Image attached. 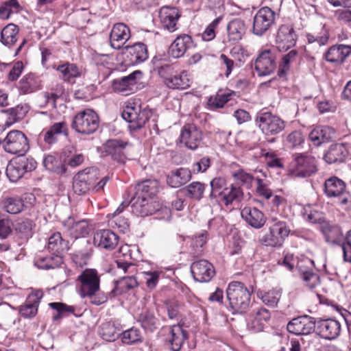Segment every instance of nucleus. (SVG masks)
I'll return each mask as SVG.
<instances>
[{"label":"nucleus","mask_w":351,"mask_h":351,"mask_svg":"<svg viewBox=\"0 0 351 351\" xmlns=\"http://www.w3.org/2000/svg\"><path fill=\"white\" fill-rule=\"evenodd\" d=\"M296 40L297 36L291 25H282L279 27L276 36V44L280 51H287L294 47Z\"/></svg>","instance_id":"6ab92c4d"},{"label":"nucleus","mask_w":351,"mask_h":351,"mask_svg":"<svg viewBox=\"0 0 351 351\" xmlns=\"http://www.w3.org/2000/svg\"><path fill=\"white\" fill-rule=\"evenodd\" d=\"M57 71L60 73V77L65 82H71L80 77L81 74L80 69L75 64L69 62L59 65Z\"/></svg>","instance_id":"37998d69"},{"label":"nucleus","mask_w":351,"mask_h":351,"mask_svg":"<svg viewBox=\"0 0 351 351\" xmlns=\"http://www.w3.org/2000/svg\"><path fill=\"white\" fill-rule=\"evenodd\" d=\"M120 330L116 327L114 323L105 322L100 326L99 335L108 341H115L119 336Z\"/></svg>","instance_id":"de8ad7c7"},{"label":"nucleus","mask_w":351,"mask_h":351,"mask_svg":"<svg viewBox=\"0 0 351 351\" xmlns=\"http://www.w3.org/2000/svg\"><path fill=\"white\" fill-rule=\"evenodd\" d=\"M220 198L226 206H228L233 202H240L243 198V192L240 186L230 184L226 188Z\"/></svg>","instance_id":"ea45409f"},{"label":"nucleus","mask_w":351,"mask_h":351,"mask_svg":"<svg viewBox=\"0 0 351 351\" xmlns=\"http://www.w3.org/2000/svg\"><path fill=\"white\" fill-rule=\"evenodd\" d=\"M276 13L269 7L261 8L253 19L252 33L261 36L274 24Z\"/></svg>","instance_id":"ddd939ff"},{"label":"nucleus","mask_w":351,"mask_h":351,"mask_svg":"<svg viewBox=\"0 0 351 351\" xmlns=\"http://www.w3.org/2000/svg\"><path fill=\"white\" fill-rule=\"evenodd\" d=\"M256 123L267 136H275L283 131L285 128V121L270 112L259 113L256 117Z\"/></svg>","instance_id":"6e6552de"},{"label":"nucleus","mask_w":351,"mask_h":351,"mask_svg":"<svg viewBox=\"0 0 351 351\" xmlns=\"http://www.w3.org/2000/svg\"><path fill=\"white\" fill-rule=\"evenodd\" d=\"M126 48L130 56V62L132 64H140L148 58L147 46L142 43H136Z\"/></svg>","instance_id":"e433bc0d"},{"label":"nucleus","mask_w":351,"mask_h":351,"mask_svg":"<svg viewBox=\"0 0 351 351\" xmlns=\"http://www.w3.org/2000/svg\"><path fill=\"white\" fill-rule=\"evenodd\" d=\"M44 167L49 171L63 174L66 172V167L60 160L52 155H48L43 160Z\"/></svg>","instance_id":"8fccbe9b"},{"label":"nucleus","mask_w":351,"mask_h":351,"mask_svg":"<svg viewBox=\"0 0 351 351\" xmlns=\"http://www.w3.org/2000/svg\"><path fill=\"white\" fill-rule=\"evenodd\" d=\"M304 136L300 130H294L287 136L286 142L288 146L295 147L304 143Z\"/></svg>","instance_id":"338daca9"},{"label":"nucleus","mask_w":351,"mask_h":351,"mask_svg":"<svg viewBox=\"0 0 351 351\" xmlns=\"http://www.w3.org/2000/svg\"><path fill=\"white\" fill-rule=\"evenodd\" d=\"M298 56V51L293 49L282 58L278 71V74L280 77L285 75L289 70L291 64L295 61Z\"/></svg>","instance_id":"5fc2aeb1"},{"label":"nucleus","mask_w":351,"mask_h":351,"mask_svg":"<svg viewBox=\"0 0 351 351\" xmlns=\"http://www.w3.org/2000/svg\"><path fill=\"white\" fill-rule=\"evenodd\" d=\"M335 136V130L329 126H318L309 134V138L313 143L319 146L322 143L328 142Z\"/></svg>","instance_id":"72a5a7b5"},{"label":"nucleus","mask_w":351,"mask_h":351,"mask_svg":"<svg viewBox=\"0 0 351 351\" xmlns=\"http://www.w3.org/2000/svg\"><path fill=\"white\" fill-rule=\"evenodd\" d=\"M44 293L41 290L33 291L28 295L25 302L19 307L20 315L24 318H32L38 313V306Z\"/></svg>","instance_id":"4be33fe9"},{"label":"nucleus","mask_w":351,"mask_h":351,"mask_svg":"<svg viewBox=\"0 0 351 351\" xmlns=\"http://www.w3.org/2000/svg\"><path fill=\"white\" fill-rule=\"evenodd\" d=\"M191 178V172L186 168H179L172 171L167 177V184L173 188L185 184Z\"/></svg>","instance_id":"2f4dec72"},{"label":"nucleus","mask_w":351,"mask_h":351,"mask_svg":"<svg viewBox=\"0 0 351 351\" xmlns=\"http://www.w3.org/2000/svg\"><path fill=\"white\" fill-rule=\"evenodd\" d=\"M348 152L343 144H335L330 147L324 155V159L328 163L342 162L345 160Z\"/></svg>","instance_id":"f704fd0d"},{"label":"nucleus","mask_w":351,"mask_h":351,"mask_svg":"<svg viewBox=\"0 0 351 351\" xmlns=\"http://www.w3.org/2000/svg\"><path fill=\"white\" fill-rule=\"evenodd\" d=\"M226 295L234 313H243L249 308L251 292L243 283L238 281L229 283L226 289Z\"/></svg>","instance_id":"f257e3e1"},{"label":"nucleus","mask_w":351,"mask_h":351,"mask_svg":"<svg viewBox=\"0 0 351 351\" xmlns=\"http://www.w3.org/2000/svg\"><path fill=\"white\" fill-rule=\"evenodd\" d=\"M36 167V162L33 158L24 156L16 158L7 166L6 175L11 182L18 181L23 176Z\"/></svg>","instance_id":"9b49d317"},{"label":"nucleus","mask_w":351,"mask_h":351,"mask_svg":"<svg viewBox=\"0 0 351 351\" xmlns=\"http://www.w3.org/2000/svg\"><path fill=\"white\" fill-rule=\"evenodd\" d=\"M228 39L232 43H237L242 39L245 32L244 21L240 19L232 20L228 25Z\"/></svg>","instance_id":"4c0bfd02"},{"label":"nucleus","mask_w":351,"mask_h":351,"mask_svg":"<svg viewBox=\"0 0 351 351\" xmlns=\"http://www.w3.org/2000/svg\"><path fill=\"white\" fill-rule=\"evenodd\" d=\"M187 338L188 333L181 326H173L171 329V335L169 338V342L170 343L171 350L179 351L184 341Z\"/></svg>","instance_id":"c9c22d12"},{"label":"nucleus","mask_w":351,"mask_h":351,"mask_svg":"<svg viewBox=\"0 0 351 351\" xmlns=\"http://www.w3.org/2000/svg\"><path fill=\"white\" fill-rule=\"evenodd\" d=\"M315 330L321 338L332 340L339 335L341 324L333 319H319L315 321Z\"/></svg>","instance_id":"a211bd4d"},{"label":"nucleus","mask_w":351,"mask_h":351,"mask_svg":"<svg viewBox=\"0 0 351 351\" xmlns=\"http://www.w3.org/2000/svg\"><path fill=\"white\" fill-rule=\"evenodd\" d=\"M132 207V213L141 217H147L160 211L167 215L169 213V210L165 206L163 207L154 197H146L143 195H138V193H136L134 198Z\"/></svg>","instance_id":"423d86ee"},{"label":"nucleus","mask_w":351,"mask_h":351,"mask_svg":"<svg viewBox=\"0 0 351 351\" xmlns=\"http://www.w3.org/2000/svg\"><path fill=\"white\" fill-rule=\"evenodd\" d=\"M315 319L308 315L292 319L287 325V330L296 335H307L315 330Z\"/></svg>","instance_id":"dca6fc26"},{"label":"nucleus","mask_w":351,"mask_h":351,"mask_svg":"<svg viewBox=\"0 0 351 351\" xmlns=\"http://www.w3.org/2000/svg\"><path fill=\"white\" fill-rule=\"evenodd\" d=\"M2 206L7 213L15 215L23 210L24 203L20 197H8L3 199Z\"/></svg>","instance_id":"c03bdc74"},{"label":"nucleus","mask_w":351,"mask_h":351,"mask_svg":"<svg viewBox=\"0 0 351 351\" xmlns=\"http://www.w3.org/2000/svg\"><path fill=\"white\" fill-rule=\"evenodd\" d=\"M47 247L53 254L61 256L63 252L69 250V244L68 241L62 239L60 233L56 232L49 238Z\"/></svg>","instance_id":"79ce46f5"},{"label":"nucleus","mask_w":351,"mask_h":351,"mask_svg":"<svg viewBox=\"0 0 351 351\" xmlns=\"http://www.w3.org/2000/svg\"><path fill=\"white\" fill-rule=\"evenodd\" d=\"M137 321L141 326L146 330L154 331L159 326V320L153 312L148 309H143L141 313L137 315Z\"/></svg>","instance_id":"a19ab883"},{"label":"nucleus","mask_w":351,"mask_h":351,"mask_svg":"<svg viewBox=\"0 0 351 351\" xmlns=\"http://www.w3.org/2000/svg\"><path fill=\"white\" fill-rule=\"evenodd\" d=\"M211 192L210 194V199L221 197L226 186V181L224 178L217 177L210 181Z\"/></svg>","instance_id":"bf43d9fd"},{"label":"nucleus","mask_w":351,"mask_h":351,"mask_svg":"<svg viewBox=\"0 0 351 351\" xmlns=\"http://www.w3.org/2000/svg\"><path fill=\"white\" fill-rule=\"evenodd\" d=\"M5 152L11 154H23L29 149V143L26 136L19 130H12L8 133L1 142Z\"/></svg>","instance_id":"1a4fd4ad"},{"label":"nucleus","mask_w":351,"mask_h":351,"mask_svg":"<svg viewBox=\"0 0 351 351\" xmlns=\"http://www.w3.org/2000/svg\"><path fill=\"white\" fill-rule=\"evenodd\" d=\"M99 119L97 114L90 108H86L77 113L73 119L71 127L75 132L90 135L97 131Z\"/></svg>","instance_id":"20e7f679"},{"label":"nucleus","mask_w":351,"mask_h":351,"mask_svg":"<svg viewBox=\"0 0 351 351\" xmlns=\"http://www.w3.org/2000/svg\"><path fill=\"white\" fill-rule=\"evenodd\" d=\"M142 336L141 332L134 328H132L122 333V341L126 344H132L141 341Z\"/></svg>","instance_id":"680f3d73"},{"label":"nucleus","mask_w":351,"mask_h":351,"mask_svg":"<svg viewBox=\"0 0 351 351\" xmlns=\"http://www.w3.org/2000/svg\"><path fill=\"white\" fill-rule=\"evenodd\" d=\"M306 38L308 47L313 49L317 46L322 47L326 45L328 41L329 35L327 29L322 27L319 33L308 34Z\"/></svg>","instance_id":"a18cd8bd"},{"label":"nucleus","mask_w":351,"mask_h":351,"mask_svg":"<svg viewBox=\"0 0 351 351\" xmlns=\"http://www.w3.org/2000/svg\"><path fill=\"white\" fill-rule=\"evenodd\" d=\"M128 143L118 138L106 141L100 147L101 154L110 156L112 159L119 163H124L126 160L125 149Z\"/></svg>","instance_id":"2eb2a0df"},{"label":"nucleus","mask_w":351,"mask_h":351,"mask_svg":"<svg viewBox=\"0 0 351 351\" xmlns=\"http://www.w3.org/2000/svg\"><path fill=\"white\" fill-rule=\"evenodd\" d=\"M130 38L128 27L123 23L115 24L110 34V45L115 49H120Z\"/></svg>","instance_id":"a878e982"},{"label":"nucleus","mask_w":351,"mask_h":351,"mask_svg":"<svg viewBox=\"0 0 351 351\" xmlns=\"http://www.w3.org/2000/svg\"><path fill=\"white\" fill-rule=\"evenodd\" d=\"M159 182L156 180H147L143 181L141 184H138V195H143L146 197H152L158 193Z\"/></svg>","instance_id":"09e8293b"},{"label":"nucleus","mask_w":351,"mask_h":351,"mask_svg":"<svg viewBox=\"0 0 351 351\" xmlns=\"http://www.w3.org/2000/svg\"><path fill=\"white\" fill-rule=\"evenodd\" d=\"M36 82L32 73L24 75L19 83V89L23 94H28L36 90Z\"/></svg>","instance_id":"603ef678"},{"label":"nucleus","mask_w":351,"mask_h":351,"mask_svg":"<svg viewBox=\"0 0 351 351\" xmlns=\"http://www.w3.org/2000/svg\"><path fill=\"white\" fill-rule=\"evenodd\" d=\"M242 218L252 227L260 228L265 223L263 213L256 208L245 207L241 212Z\"/></svg>","instance_id":"7c9ffc66"},{"label":"nucleus","mask_w":351,"mask_h":351,"mask_svg":"<svg viewBox=\"0 0 351 351\" xmlns=\"http://www.w3.org/2000/svg\"><path fill=\"white\" fill-rule=\"evenodd\" d=\"M317 171L314 157L306 154H295L289 165V174L293 178L310 177Z\"/></svg>","instance_id":"7ed1b4c3"},{"label":"nucleus","mask_w":351,"mask_h":351,"mask_svg":"<svg viewBox=\"0 0 351 351\" xmlns=\"http://www.w3.org/2000/svg\"><path fill=\"white\" fill-rule=\"evenodd\" d=\"M350 53V45H335L327 50L324 56L327 62L341 64Z\"/></svg>","instance_id":"cd10ccee"},{"label":"nucleus","mask_w":351,"mask_h":351,"mask_svg":"<svg viewBox=\"0 0 351 351\" xmlns=\"http://www.w3.org/2000/svg\"><path fill=\"white\" fill-rule=\"evenodd\" d=\"M99 178V171L95 167H90L78 173L73 178V189L77 195H84L89 191Z\"/></svg>","instance_id":"f8f14e48"},{"label":"nucleus","mask_w":351,"mask_h":351,"mask_svg":"<svg viewBox=\"0 0 351 351\" xmlns=\"http://www.w3.org/2000/svg\"><path fill=\"white\" fill-rule=\"evenodd\" d=\"M162 26L170 32L177 29L178 21L180 17L179 10L175 7L163 6L159 11Z\"/></svg>","instance_id":"393cba45"},{"label":"nucleus","mask_w":351,"mask_h":351,"mask_svg":"<svg viewBox=\"0 0 351 351\" xmlns=\"http://www.w3.org/2000/svg\"><path fill=\"white\" fill-rule=\"evenodd\" d=\"M346 190L345 182L336 176L326 179L324 184V193L328 197L341 196Z\"/></svg>","instance_id":"c756f323"},{"label":"nucleus","mask_w":351,"mask_h":351,"mask_svg":"<svg viewBox=\"0 0 351 351\" xmlns=\"http://www.w3.org/2000/svg\"><path fill=\"white\" fill-rule=\"evenodd\" d=\"M275 56L269 49L260 52L254 62V69L259 76L270 75L276 68Z\"/></svg>","instance_id":"aec40b11"},{"label":"nucleus","mask_w":351,"mask_h":351,"mask_svg":"<svg viewBox=\"0 0 351 351\" xmlns=\"http://www.w3.org/2000/svg\"><path fill=\"white\" fill-rule=\"evenodd\" d=\"M192 38L189 35H180L170 45L169 54L174 58H180L192 46Z\"/></svg>","instance_id":"c85d7f7f"},{"label":"nucleus","mask_w":351,"mask_h":351,"mask_svg":"<svg viewBox=\"0 0 351 351\" xmlns=\"http://www.w3.org/2000/svg\"><path fill=\"white\" fill-rule=\"evenodd\" d=\"M168 317L169 319L178 318L182 305L178 300H171L165 302Z\"/></svg>","instance_id":"69168bd1"},{"label":"nucleus","mask_w":351,"mask_h":351,"mask_svg":"<svg viewBox=\"0 0 351 351\" xmlns=\"http://www.w3.org/2000/svg\"><path fill=\"white\" fill-rule=\"evenodd\" d=\"M142 74L140 71H135L127 76L116 79L112 82L113 90L123 95H129L136 89L137 77Z\"/></svg>","instance_id":"412c9836"},{"label":"nucleus","mask_w":351,"mask_h":351,"mask_svg":"<svg viewBox=\"0 0 351 351\" xmlns=\"http://www.w3.org/2000/svg\"><path fill=\"white\" fill-rule=\"evenodd\" d=\"M232 93L230 91H219L215 97H210L208 104L212 108H220L223 107L230 99Z\"/></svg>","instance_id":"6e6d98bb"},{"label":"nucleus","mask_w":351,"mask_h":351,"mask_svg":"<svg viewBox=\"0 0 351 351\" xmlns=\"http://www.w3.org/2000/svg\"><path fill=\"white\" fill-rule=\"evenodd\" d=\"M66 125L64 122H58L52 125L48 130L41 134L43 141L48 145L54 144L58 141V136L62 133H66Z\"/></svg>","instance_id":"58836bf2"},{"label":"nucleus","mask_w":351,"mask_h":351,"mask_svg":"<svg viewBox=\"0 0 351 351\" xmlns=\"http://www.w3.org/2000/svg\"><path fill=\"white\" fill-rule=\"evenodd\" d=\"M115 264L118 269H121L125 274H129L130 276L120 278L116 282L115 288L113 291L115 292L116 294L119 295L138 287V283L134 276L136 272L135 265L123 261L122 260H117Z\"/></svg>","instance_id":"0eeeda50"},{"label":"nucleus","mask_w":351,"mask_h":351,"mask_svg":"<svg viewBox=\"0 0 351 351\" xmlns=\"http://www.w3.org/2000/svg\"><path fill=\"white\" fill-rule=\"evenodd\" d=\"M18 33L19 29L16 25L12 23L6 25L1 31V43L6 46H12L17 40Z\"/></svg>","instance_id":"49530a36"},{"label":"nucleus","mask_w":351,"mask_h":351,"mask_svg":"<svg viewBox=\"0 0 351 351\" xmlns=\"http://www.w3.org/2000/svg\"><path fill=\"white\" fill-rule=\"evenodd\" d=\"M63 226L65 231L75 239L84 237L89 232L88 223L86 220L75 221L73 218L69 217L63 221Z\"/></svg>","instance_id":"bb28decb"},{"label":"nucleus","mask_w":351,"mask_h":351,"mask_svg":"<svg viewBox=\"0 0 351 351\" xmlns=\"http://www.w3.org/2000/svg\"><path fill=\"white\" fill-rule=\"evenodd\" d=\"M158 74L165 85L172 89L184 90L190 86V80L186 71L178 72L173 65L165 64L158 69Z\"/></svg>","instance_id":"39448f33"},{"label":"nucleus","mask_w":351,"mask_h":351,"mask_svg":"<svg viewBox=\"0 0 351 351\" xmlns=\"http://www.w3.org/2000/svg\"><path fill=\"white\" fill-rule=\"evenodd\" d=\"M301 276L306 286L311 289L315 288L319 284V276L313 271V269L304 271Z\"/></svg>","instance_id":"e2e57ef3"},{"label":"nucleus","mask_w":351,"mask_h":351,"mask_svg":"<svg viewBox=\"0 0 351 351\" xmlns=\"http://www.w3.org/2000/svg\"><path fill=\"white\" fill-rule=\"evenodd\" d=\"M263 303L270 306H276L279 302L281 293L279 291L271 290L268 292L259 293Z\"/></svg>","instance_id":"052dcab7"},{"label":"nucleus","mask_w":351,"mask_h":351,"mask_svg":"<svg viewBox=\"0 0 351 351\" xmlns=\"http://www.w3.org/2000/svg\"><path fill=\"white\" fill-rule=\"evenodd\" d=\"M119 242V237L110 230H101L95 233L93 244L95 247L106 250L115 248Z\"/></svg>","instance_id":"b1692460"},{"label":"nucleus","mask_w":351,"mask_h":351,"mask_svg":"<svg viewBox=\"0 0 351 351\" xmlns=\"http://www.w3.org/2000/svg\"><path fill=\"white\" fill-rule=\"evenodd\" d=\"M191 270L194 279L199 282H209L215 274L213 265L206 260L193 263Z\"/></svg>","instance_id":"5701e85b"},{"label":"nucleus","mask_w":351,"mask_h":351,"mask_svg":"<svg viewBox=\"0 0 351 351\" xmlns=\"http://www.w3.org/2000/svg\"><path fill=\"white\" fill-rule=\"evenodd\" d=\"M203 137L202 131L194 124L185 125L180 133V142L191 150L200 147Z\"/></svg>","instance_id":"f3484780"},{"label":"nucleus","mask_w":351,"mask_h":351,"mask_svg":"<svg viewBox=\"0 0 351 351\" xmlns=\"http://www.w3.org/2000/svg\"><path fill=\"white\" fill-rule=\"evenodd\" d=\"M289 232L290 230L285 222L276 221L269 226L268 232L265 233L260 241L266 246H281Z\"/></svg>","instance_id":"9d476101"},{"label":"nucleus","mask_w":351,"mask_h":351,"mask_svg":"<svg viewBox=\"0 0 351 351\" xmlns=\"http://www.w3.org/2000/svg\"><path fill=\"white\" fill-rule=\"evenodd\" d=\"M62 263V257L59 255L55 256L38 257L35 265L40 269H49L58 267Z\"/></svg>","instance_id":"3c124183"},{"label":"nucleus","mask_w":351,"mask_h":351,"mask_svg":"<svg viewBox=\"0 0 351 351\" xmlns=\"http://www.w3.org/2000/svg\"><path fill=\"white\" fill-rule=\"evenodd\" d=\"M82 298L91 296L99 289V278L95 269H86L77 276Z\"/></svg>","instance_id":"4468645a"},{"label":"nucleus","mask_w":351,"mask_h":351,"mask_svg":"<svg viewBox=\"0 0 351 351\" xmlns=\"http://www.w3.org/2000/svg\"><path fill=\"white\" fill-rule=\"evenodd\" d=\"M321 230L328 243L343 244L344 237L341 229L337 225L325 223L322 225Z\"/></svg>","instance_id":"473e14b6"},{"label":"nucleus","mask_w":351,"mask_h":351,"mask_svg":"<svg viewBox=\"0 0 351 351\" xmlns=\"http://www.w3.org/2000/svg\"><path fill=\"white\" fill-rule=\"evenodd\" d=\"M20 5L17 0H9L3 2L0 5V18L8 19L13 13H17Z\"/></svg>","instance_id":"4d7b16f0"},{"label":"nucleus","mask_w":351,"mask_h":351,"mask_svg":"<svg viewBox=\"0 0 351 351\" xmlns=\"http://www.w3.org/2000/svg\"><path fill=\"white\" fill-rule=\"evenodd\" d=\"M186 195L190 197L199 200L205 191V185L199 182H193L184 189Z\"/></svg>","instance_id":"13d9d810"},{"label":"nucleus","mask_w":351,"mask_h":351,"mask_svg":"<svg viewBox=\"0 0 351 351\" xmlns=\"http://www.w3.org/2000/svg\"><path fill=\"white\" fill-rule=\"evenodd\" d=\"M93 250L88 241H86L85 246L83 249L77 250L73 255V261L80 266L87 264L88 259L90 257Z\"/></svg>","instance_id":"864d4df0"},{"label":"nucleus","mask_w":351,"mask_h":351,"mask_svg":"<svg viewBox=\"0 0 351 351\" xmlns=\"http://www.w3.org/2000/svg\"><path fill=\"white\" fill-rule=\"evenodd\" d=\"M295 267L300 273L302 274L304 271H307L314 267V262L313 260L310 259L306 256H301L300 258H295Z\"/></svg>","instance_id":"774afa93"},{"label":"nucleus","mask_w":351,"mask_h":351,"mask_svg":"<svg viewBox=\"0 0 351 351\" xmlns=\"http://www.w3.org/2000/svg\"><path fill=\"white\" fill-rule=\"evenodd\" d=\"M149 115V110L141 108L139 100L128 101L122 112V117L129 123L130 130H136L143 127Z\"/></svg>","instance_id":"f03ea898"},{"label":"nucleus","mask_w":351,"mask_h":351,"mask_svg":"<svg viewBox=\"0 0 351 351\" xmlns=\"http://www.w3.org/2000/svg\"><path fill=\"white\" fill-rule=\"evenodd\" d=\"M232 176L235 180L238 181L241 184L246 186L247 187H250L252 181L254 180V177L251 174L245 172L241 169L233 171Z\"/></svg>","instance_id":"0e129e2a"}]
</instances>
